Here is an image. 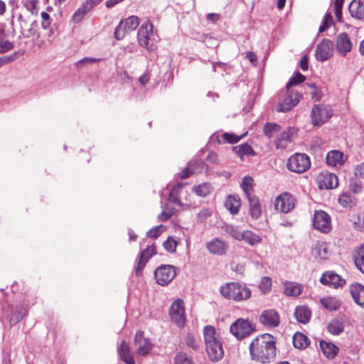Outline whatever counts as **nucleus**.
<instances>
[{
	"mask_svg": "<svg viewBox=\"0 0 364 364\" xmlns=\"http://www.w3.org/2000/svg\"><path fill=\"white\" fill-rule=\"evenodd\" d=\"M249 350L253 360L261 363H269L276 356L274 338L269 333L258 336L250 343Z\"/></svg>",
	"mask_w": 364,
	"mask_h": 364,
	"instance_id": "nucleus-1",
	"label": "nucleus"
},
{
	"mask_svg": "<svg viewBox=\"0 0 364 364\" xmlns=\"http://www.w3.org/2000/svg\"><path fill=\"white\" fill-rule=\"evenodd\" d=\"M204 341L208 358L212 361H218L223 357L224 350L214 326L208 325L203 329Z\"/></svg>",
	"mask_w": 364,
	"mask_h": 364,
	"instance_id": "nucleus-2",
	"label": "nucleus"
},
{
	"mask_svg": "<svg viewBox=\"0 0 364 364\" xmlns=\"http://www.w3.org/2000/svg\"><path fill=\"white\" fill-rule=\"evenodd\" d=\"M220 291L225 298L237 301L246 300L251 296L250 289L245 284L237 282H231L222 286Z\"/></svg>",
	"mask_w": 364,
	"mask_h": 364,
	"instance_id": "nucleus-3",
	"label": "nucleus"
},
{
	"mask_svg": "<svg viewBox=\"0 0 364 364\" xmlns=\"http://www.w3.org/2000/svg\"><path fill=\"white\" fill-rule=\"evenodd\" d=\"M311 166L309 157L305 154L296 153L290 156L287 161V168L292 172L304 173Z\"/></svg>",
	"mask_w": 364,
	"mask_h": 364,
	"instance_id": "nucleus-4",
	"label": "nucleus"
},
{
	"mask_svg": "<svg viewBox=\"0 0 364 364\" xmlns=\"http://www.w3.org/2000/svg\"><path fill=\"white\" fill-rule=\"evenodd\" d=\"M139 24V18L136 16H131L122 20L114 31V38L117 40L123 39L126 34L135 30Z\"/></svg>",
	"mask_w": 364,
	"mask_h": 364,
	"instance_id": "nucleus-5",
	"label": "nucleus"
},
{
	"mask_svg": "<svg viewBox=\"0 0 364 364\" xmlns=\"http://www.w3.org/2000/svg\"><path fill=\"white\" fill-rule=\"evenodd\" d=\"M230 331L233 336L240 340L250 335L255 328L249 321L239 318L231 324Z\"/></svg>",
	"mask_w": 364,
	"mask_h": 364,
	"instance_id": "nucleus-6",
	"label": "nucleus"
},
{
	"mask_svg": "<svg viewBox=\"0 0 364 364\" xmlns=\"http://www.w3.org/2000/svg\"><path fill=\"white\" fill-rule=\"evenodd\" d=\"M176 275L175 267L169 264H162L157 267L154 272L156 282L161 286L170 283Z\"/></svg>",
	"mask_w": 364,
	"mask_h": 364,
	"instance_id": "nucleus-7",
	"label": "nucleus"
},
{
	"mask_svg": "<svg viewBox=\"0 0 364 364\" xmlns=\"http://www.w3.org/2000/svg\"><path fill=\"white\" fill-rule=\"evenodd\" d=\"M313 227L323 233L329 232L332 229L330 215L323 210H316L313 218Z\"/></svg>",
	"mask_w": 364,
	"mask_h": 364,
	"instance_id": "nucleus-8",
	"label": "nucleus"
},
{
	"mask_svg": "<svg viewBox=\"0 0 364 364\" xmlns=\"http://www.w3.org/2000/svg\"><path fill=\"white\" fill-rule=\"evenodd\" d=\"M295 202L296 200L291 193L284 192L275 198L274 205L277 210L288 213L294 209Z\"/></svg>",
	"mask_w": 364,
	"mask_h": 364,
	"instance_id": "nucleus-9",
	"label": "nucleus"
},
{
	"mask_svg": "<svg viewBox=\"0 0 364 364\" xmlns=\"http://www.w3.org/2000/svg\"><path fill=\"white\" fill-rule=\"evenodd\" d=\"M169 315L171 320L179 327L184 326L186 316L184 312L183 301L181 299L175 300L169 309Z\"/></svg>",
	"mask_w": 364,
	"mask_h": 364,
	"instance_id": "nucleus-10",
	"label": "nucleus"
},
{
	"mask_svg": "<svg viewBox=\"0 0 364 364\" xmlns=\"http://www.w3.org/2000/svg\"><path fill=\"white\" fill-rule=\"evenodd\" d=\"M331 110L326 106L315 105L311 109V119L314 126H320L331 117Z\"/></svg>",
	"mask_w": 364,
	"mask_h": 364,
	"instance_id": "nucleus-11",
	"label": "nucleus"
},
{
	"mask_svg": "<svg viewBox=\"0 0 364 364\" xmlns=\"http://www.w3.org/2000/svg\"><path fill=\"white\" fill-rule=\"evenodd\" d=\"M153 33V25L150 21H146L140 26L137 39L141 46L145 47L148 50H153V46L149 43L151 35Z\"/></svg>",
	"mask_w": 364,
	"mask_h": 364,
	"instance_id": "nucleus-12",
	"label": "nucleus"
},
{
	"mask_svg": "<svg viewBox=\"0 0 364 364\" xmlns=\"http://www.w3.org/2000/svg\"><path fill=\"white\" fill-rule=\"evenodd\" d=\"M144 333L139 331L136 333L134 336V343L136 348V353L139 355H148L153 348V344L148 338H144Z\"/></svg>",
	"mask_w": 364,
	"mask_h": 364,
	"instance_id": "nucleus-13",
	"label": "nucleus"
},
{
	"mask_svg": "<svg viewBox=\"0 0 364 364\" xmlns=\"http://www.w3.org/2000/svg\"><path fill=\"white\" fill-rule=\"evenodd\" d=\"M259 322L266 327L275 328L280 323V316L276 310L266 309L261 313Z\"/></svg>",
	"mask_w": 364,
	"mask_h": 364,
	"instance_id": "nucleus-14",
	"label": "nucleus"
},
{
	"mask_svg": "<svg viewBox=\"0 0 364 364\" xmlns=\"http://www.w3.org/2000/svg\"><path fill=\"white\" fill-rule=\"evenodd\" d=\"M205 247L210 254L222 256L227 253L229 249V244L219 237H215L208 242Z\"/></svg>",
	"mask_w": 364,
	"mask_h": 364,
	"instance_id": "nucleus-15",
	"label": "nucleus"
},
{
	"mask_svg": "<svg viewBox=\"0 0 364 364\" xmlns=\"http://www.w3.org/2000/svg\"><path fill=\"white\" fill-rule=\"evenodd\" d=\"M333 43L328 39L323 40L316 49L315 56L317 60L325 61L330 58L333 54Z\"/></svg>",
	"mask_w": 364,
	"mask_h": 364,
	"instance_id": "nucleus-16",
	"label": "nucleus"
},
{
	"mask_svg": "<svg viewBox=\"0 0 364 364\" xmlns=\"http://www.w3.org/2000/svg\"><path fill=\"white\" fill-rule=\"evenodd\" d=\"M301 98V95L298 92L287 90V96L279 105L278 111L285 112L290 110L299 102Z\"/></svg>",
	"mask_w": 364,
	"mask_h": 364,
	"instance_id": "nucleus-17",
	"label": "nucleus"
},
{
	"mask_svg": "<svg viewBox=\"0 0 364 364\" xmlns=\"http://www.w3.org/2000/svg\"><path fill=\"white\" fill-rule=\"evenodd\" d=\"M156 254L155 246L151 245L141 251L139 255L137 267L135 269L136 274L140 275L149 259Z\"/></svg>",
	"mask_w": 364,
	"mask_h": 364,
	"instance_id": "nucleus-18",
	"label": "nucleus"
},
{
	"mask_svg": "<svg viewBox=\"0 0 364 364\" xmlns=\"http://www.w3.org/2000/svg\"><path fill=\"white\" fill-rule=\"evenodd\" d=\"M321 284L334 288L342 287L345 284V280L333 272H326L323 273L320 279Z\"/></svg>",
	"mask_w": 364,
	"mask_h": 364,
	"instance_id": "nucleus-19",
	"label": "nucleus"
},
{
	"mask_svg": "<svg viewBox=\"0 0 364 364\" xmlns=\"http://www.w3.org/2000/svg\"><path fill=\"white\" fill-rule=\"evenodd\" d=\"M117 353L120 359L126 364H135L134 355L129 345L124 341L117 348Z\"/></svg>",
	"mask_w": 364,
	"mask_h": 364,
	"instance_id": "nucleus-20",
	"label": "nucleus"
},
{
	"mask_svg": "<svg viewBox=\"0 0 364 364\" xmlns=\"http://www.w3.org/2000/svg\"><path fill=\"white\" fill-rule=\"evenodd\" d=\"M349 290L354 302L364 309V285L354 283L350 286Z\"/></svg>",
	"mask_w": 364,
	"mask_h": 364,
	"instance_id": "nucleus-21",
	"label": "nucleus"
},
{
	"mask_svg": "<svg viewBox=\"0 0 364 364\" xmlns=\"http://www.w3.org/2000/svg\"><path fill=\"white\" fill-rule=\"evenodd\" d=\"M352 48V43L346 33H340L336 39V49L341 55H346Z\"/></svg>",
	"mask_w": 364,
	"mask_h": 364,
	"instance_id": "nucleus-22",
	"label": "nucleus"
},
{
	"mask_svg": "<svg viewBox=\"0 0 364 364\" xmlns=\"http://www.w3.org/2000/svg\"><path fill=\"white\" fill-rule=\"evenodd\" d=\"M294 133V129L288 127L275 140V146L277 149H284L287 147L288 144L292 141V136Z\"/></svg>",
	"mask_w": 364,
	"mask_h": 364,
	"instance_id": "nucleus-23",
	"label": "nucleus"
},
{
	"mask_svg": "<svg viewBox=\"0 0 364 364\" xmlns=\"http://www.w3.org/2000/svg\"><path fill=\"white\" fill-rule=\"evenodd\" d=\"M337 176L331 173H326L319 176V187L321 188L333 189L338 186Z\"/></svg>",
	"mask_w": 364,
	"mask_h": 364,
	"instance_id": "nucleus-24",
	"label": "nucleus"
},
{
	"mask_svg": "<svg viewBox=\"0 0 364 364\" xmlns=\"http://www.w3.org/2000/svg\"><path fill=\"white\" fill-rule=\"evenodd\" d=\"M346 158L343 154L338 150H331L326 154V161L329 166L336 167L344 164Z\"/></svg>",
	"mask_w": 364,
	"mask_h": 364,
	"instance_id": "nucleus-25",
	"label": "nucleus"
},
{
	"mask_svg": "<svg viewBox=\"0 0 364 364\" xmlns=\"http://www.w3.org/2000/svg\"><path fill=\"white\" fill-rule=\"evenodd\" d=\"M348 10L352 17L356 19L364 18V0H353L349 6Z\"/></svg>",
	"mask_w": 364,
	"mask_h": 364,
	"instance_id": "nucleus-26",
	"label": "nucleus"
},
{
	"mask_svg": "<svg viewBox=\"0 0 364 364\" xmlns=\"http://www.w3.org/2000/svg\"><path fill=\"white\" fill-rule=\"evenodd\" d=\"M311 316V311L309 307L304 305L296 306L294 310V317L296 321L303 324L309 322Z\"/></svg>",
	"mask_w": 364,
	"mask_h": 364,
	"instance_id": "nucleus-27",
	"label": "nucleus"
},
{
	"mask_svg": "<svg viewBox=\"0 0 364 364\" xmlns=\"http://www.w3.org/2000/svg\"><path fill=\"white\" fill-rule=\"evenodd\" d=\"M283 285L284 294L288 296L296 297L303 291V286L294 282L285 281L283 282Z\"/></svg>",
	"mask_w": 364,
	"mask_h": 364,
	"instance_id": "nucleus-28",
	"label": "nucleus"
},
{
	"mask_svg": "<svg viewBox=\"0 0 364 364\" xmlns=\"http://www.w3.org/2000/svg\"><path fill=\"white\" fill-rule=\"evenodd\" d=\"M250 204V214L253 219H258L262 213L261 205L259 198L256 196L247 197Z\"/></svg>",
	"mask_w": 364,
	"mask_h": 364,
	"instance_id": "nucleus-29",
	"label": "nucleus"
},
{
	"mask_svg": "<svg viewBox=\"0 0 364 364\" xmlns=\"http://www.w3.org/2000/svg\"><path fill=\"white\" fill-rule=\"evenodd\" d=\"M183 187V183H178L176 186H174L169 192L168 200L178 206L185 208L188 207V205L182 203V202L179 199V195L182 191Z\"/></svg>",
	"mask_w": 364,
	"mask_h": 364,
	"instance_id": "nucleus-30",
	"label": "nucleus"
},
{
	"mask_svg": "<svg viewBox=\"0 0 364 364\" xmlns=\"http://www.w3.org/2000/svg\"><path fill=\"white\" fill-rule=\"evenodd\" d=\"M225 205L232 215L237 214L241 206L240 198L238 196H229Z\"/></svg>",
	"mask_w": 364,
	"mask_h": 364,
	"instance_id": "nucleus-31",
	"label": "nucleus"
},
{
	"mask_svg": "<svg viewBox=\"0 0 364 364\" xmlns=\"http://www.w3.org/2000/svg\"><path fill=\"white\" fill-rule=\"evenodd\" d=\"M320 348L328 358H333L338 352V348L331 342L320 341Z\"/></svg>",
	"mask_w": 364,
	"mask_h": 364,
	"instance_id": "nucleus-32",
	"label": "nucleus"
},
{
	"mask_svg": "<svg viewBox=\"0 0 364 364\" xmlns=\"http://www.w3.org/2000/svg\"><path fill=\"white\" fill-rule=\"evenodd\" d=\"M232 149L242 160L243 159L244 156L256 155V153L253 150L252 147L247 143H243L240 145L233 146Z\"/></svg>",
	"mask_w": 364,
	"mask_h": 364,
	"instance_id": "nucleus-33",
	"label": "nucleus"
},
{
	"mask_svg": "<svg viewBox=\"0 0 364 364\" xmlns=\"http://www.w3.org/2000/svg\"><path fill=\"white\" fill-rule=\"evenodd\" d=\"M293 344L298 349H305L310 344V340L304 333L296 332L293 336Z\"/></svg>",
	"mask_w": 364,
	"mask_h": 364,
	"instance_id": "nucleus-34",
	"label": "nucleus"
},
{
	"mask_svg": "<svg viewBox=\"0 0 364 364\" xmlns=\"http://www.w3.org/2000/svg\"><path fill=\"white\" fill-rule=\"evenodd\" d=\"M213 191V187L209 183H203L201 184L194 186L192 191L198 196L205 197L208 196Z\"/></svg>",
	"mask_w": 364,
	"mask_h": 364,
	"instance_id": "nucleus-35",
	"label": "nucleus"
},
{
	"mask_svg": "<svg viewBox=\"0 0 364 364\" xmlns=\"http://www.w3.org/2000/svg\"><path fill=\"white\" fill-rule=\"evenodd\" d=\"M241 240H244L251 246L262 242V237L250 230L242 232Z\"/></svg>",
	"mask_w": 364,
	"mask_h": 364,
	"instance_id": "nucleus-36",
	"label": "nucleus"
},
{
	"mask_svg": "<svg viewBox=\"0 0 364 364\" xmlns=\"http://www.w3.org/2000/svg\"><path fill=\"white\" fill-rule=\"evenodd\" d=\"M354 262L357 268L364 273V245H360L355 251Z\"/></svg>",
	"mask_w": 364,
	"mask_h": 364,
	"instance_id": "nucleus-37",
	"label": "nucleus"
},
{
	"mask_svg": "<svg viewBox=\"0 0 364 364\" xmlns=\"http://www.w3.org/2000/svg\"><path fill=\"white\" fill-rule=\"evenodd\" d=\"M91 11L90 6L88 3H83L82 6L74 13L73 16V21L75 23L80 22L85 14Z\"/></svg>",
	"mask_w": 364,
	"mask_h": 364,
	"instance_id": "nucleus-38",
	"label": "nucleus"
},
{
	"mask_svg": "<svg viewBox=\"0 0 364 364\" xmlns=\"http://www.w3.org/2000/svg\"><path fill=\"white\" fill-rule=\"evenodd\" d=\"M252 182L253 179L252 177L249 176H246L243 177L241 188L246 196V198L255 196L253 193V188H252Z\"/></svg>",
	"mask_w": 364,
	"mask_h": 364,
	"instance_id": "nucleus-39",
	"label": "nucleus"
},
{
	"mask_svg": "<svg viewBox=\"0 0 364 364\" xmlns=\"http://www.w3.org/2000/svg\"><path fill=\"white\" fill-rule=\"evenodd\" d=\"M322 306L330 311H335L340 306V302L333 297H325L321 299Z\"/></svg>",
	"mask_w": 364,
	"mask_h": 364,
	"instance_id": "nucleus-40",
	"label": "nucleus"
},
{
	"mask_svg": "<svg viewBox=\"0 0 364 364\" xmlns=\"http://www.w3.org/2000/svg\"><path fill=\"white\" fill-rule=\"evenodd\" d=\"M344 325L338 319L332 320L328 325V331L333 335H338L343 331Z\"/></svg>",
	"mask_w": 364,
	"mask_h": 364,
	"instance_id": "nucleus-41",
	"label": "nucleus"
},
{
	"mask_svg": "<svg viewBox=\"0 0 364 364\" xmlns=\"http://www.w3.org/2000/svg\"><path fill=\"white\" fill-rule=\"evenodd\" d=\"M184 341L187 347L191 348L195 351L199 350L200 343L196 336L191 333H188L184 337Z\"/></svg>",
	"mask_w": 364,
	"mask_h": 364,
	"instance_id": "nucleus-42",
	"label": "nucleus"
},
{
	"mask_svg": "<svg viewBox=\"0 0 364 364\" xmlns=\"http://www.w3.org/2000/svg\"><path fill=\"white\" fill-rule=\"evenodd\" d=\"M259 289L264 294L269 293L272 289V279L269 277H262L259 284Z\"/></svg>",
	"mask_w": 364,
	"mask_h": 364,
	"instance_id": "nucleus-43",
	"label": "nucleus"
},
{
	"mask_svg": "<svg viewBox=\"0 0 364 364\" xmlns=\"http://www.w3.org/2000/svg\"><path fill=\"white\" fill-rule=\"evenodd\" d=\"M305 76L300 73L299 72L295 73L294 75H293L287 82L286 86L287 90H289L291 87L297 85L299 83L303 82L305 80Z\"/></svg>",
	"mask_w": 364,
	"mask_h": 364,
	"instance_id": "nucleus-44",
	"label": "nucleus"
},
{
	"mask_svg": "<svg viewBox=\"0 0 364 364\" xmlns=\"http://www.w3.org/2000/svg\"><path fill=\"white\" fill-rule=\"evenodd\" d=\"M247 134V132H245L240 136H237L233 133H224L222 134V138L229 144H235L240 139H243Z\"/></svg>",
	"mask_w": 364,
	"mask_h": 364,
	"instance_id": "nucleus-45",
	"label": "nucleus"
},
{
	"mask_svg": "<svg viewBox=\"0 0 364 364\" xmlns=\"http://www.w3.org/2000/svg\"><path fill=\"white\" fill-rule=\"evenodd\" d=\"M224 231L232 236L233 238H235L237 240H241V237L242 232H241L237 228L231 225H225L223 228Z\"/></svg>",
	"mask_w": 364,
	"mask_h": 364,
	"instance_id": "nucleus-46",
	"label": "nucleus"
},
{
	"mask_svg": "<svg viewBox=\"0 0 364 364\" xmlns=\"http://www.w3.org/2000/svg\"><path fill=\"white\" fill-rule=\"evenodd\" d=\"M354 197L348 193H343L338 198L339 203L344 208L350 207L353 203Z\"/></svg>",
	"mask_w": 364,
	"mask_h": 364,
	"instance_id": "nucleus-47",
	"label": "nucleus"
},
{
	"mask_svg": "<svg viewBox=\"0 0 364 364\" xmlns=\"http://www.w3.org/2000/svg\"><path fill=\"white\" fill-rule=\"evenodd\" d=\"M25 7L33 15H37L38 13V0H23Z\"/></svg>",
	"mask_w": 364,
	"mask_h": 364,
	"instance_id": "nucleus-48",
	"label": "nucleus"
},
{
	"mask_svg": "<svg viewBox=\"0 0 364 364\" xmlns=\"http://www.w3.org/2000/svg\"><path fill=\"white\" fill-rule=\"evenodd\" d=\"M280 129L279 125L275 123H267L264 127V134L269 139L272 138L273 134L279 132Z\"/></svg>",
	"mask_w": 364,
	"mask_h": 364,
	"instance_id": "nucleus-49",
	"label": "nucleus"
},
{
	"mask_svg": "<svg viewBox=\"0 0 364 364\" xmlns=\"http://www.w3.org/2000/svg\"><path fill=\"white\" fill-rule=\"evenodd\" d=\"M177 245L178 242L173 237H168L163 243L165 250L171 253L176 252Z\"/></svg>",
	"mask_w": 364,
	"mask_h": 364,
	"instance_id": "nucleus-50",
	"label": "nucleus"
},
{
	"mask_svg": "<svg viewBox=\"0 0 364 364\" xmlns=\"http://www.w3.org/2000/svg\"><path fill=\"white\" fill-rule=\"evenodd\" d=\"M166 230V227L163 225H159L150 229L147 233V237L156 239L161 235V234Z\"/></svg>",
	"mask_w": 364,
	"mask_h": 364,
	"instance_id": "nucleus-51",
	"label": "nucleus"
},
{
	"mask_svg": "<svg viewBox=\"0 0 364 364\" xmlns=\"http://www.w3.org/2000/svg\"><path fill=\"white\" fill-rule=\"evenodd\" d=\"M175 364H194L191 358L183 352L178 353L174 358Z\"/></svg>",
	"mask_w": 364,
	"mask_h": 364,
	"instance_id": "nucleus-52",
	"label": "nucleus"
},
{
	"mask_svg": "<svg viewBox=\"0 0 364 364\" xmlns=\"http://www.w3.org/2000/svg\"><path fill=\"white\" fill-rule=\"evenodd\" d=\"M315 250L317 252L318 256L321 259H326L328 256V247L326 242L318 243L316 247Z\"/></svg>",
	"mask_w": 364,
	"mask_h": 364,
	"instance_id": "nucleus-53",
	"label": "nucleus"
},
{
	"mask_svg": "<svg viewBox=\"0 0 364 364\" xmlns=\"http://www.w3.org/2000/svg\"><path fill=\"white\" fill-rule=\"evenodd\" d=\"M333 23V17L330 13L325 15L322 24L320 26L318 31L319 33L324 32Z\"/></svg>",
	"mask_w": 364,
	"mask_h": 364,
	"instance_id": "nucleus-54",
	"label": "nucleus"
},
{
	"mask_svg": "<svg viewBox=\"0 0 364 364\" xmlns=\"http://www.w3.org/2000/svg\"><path fill=\"white\" fill-rule=\"evenodd\" d=\"M41 16L42 18L41 27L45 30L48 29L52 23V18L50 16L47 12L42 11Z\"/></svg>",
	"mask_w": 364,
	"mask_h": 364,
	"instance_id": "nucleus-55",
	"label": "nucleus"
},
{
	"mask_svg": "<svg viewBox=\"0 0 364 364\" xmlns=\"http://www.w3.org/2000/svg\"><path fill=\"white\" fill-rule=\"evenodd\" d=\"M173 215V208H168L166 207L162 213L159 215L158 219L159 221H166Z\"/></svg>",
	"mask_w": 364,
	"mask_h": 364,
	"instance_id": "nucleus-56",
	"label": "nucleus"
},
{
	"mask_svg": "<svg viewBox=\"0 0 364 364\" xmlns=\"http://www.w3.org/2000/svg\"><path fill=\"white\" fill-rule=\"evenodd\" d=\"M344 0H335L334 1V7H335V16L337 19L340 21L342 18V7Z\"/></svg>",
	"mask_w": 364,
	"mask_h": 364,
	"instance_id": "nucleus-57",
	"label": "nucleus"
},
{
	"mask_svg": "<svg viewBox=\"0 0 364 364\" xmlns=\"http://www.w3.org/2000/svg\"><path fill=\"white\" fill-rule=\"evenodd\" d=\"M100 60V58L86 57L76 62L75 65L77 68H80L82 65L85 64L95 63L99 62Z\"/></svg>",
	"mask_w": 364,
	"mask_h": 364,
	"instance_id": "nucleus-58",
	"label": "nucleus"
},
{
	"mask_svg": "<svg viewBox=\"0 0 364 364\" xmlns=\"http://www.w3.org/2000/svg\"><path fill=\"white\" fill-rule=\"evenodd\" d=\"M309 87L313 90L311 93L312 100L316 102L319 101L322 95L321 90L316 86L315 84H309Z\"/></svg>",
	"mask_w": 364,
	"mask_h": 364,
	"instance_id": "nucleus-59",
	"label": "nucleus"
},
{
	"mask_svg": "<svg viewBox=\"0 0 364 364\" xmlns=\"http://www.w3.org/2000/svg\"><path fill=\"white\" fill-rule=\"evenodd\" d=\"M211 211L209 209L203 208L197 215L198 221L205 222L208 217L211 215Z\"/></svg>",
	"mask_w": 364,
	"mask_h": 364,
	"instance_id": "nucleus-60",
	"label": "nucleus"
},
{
	"mask_svg": "<svg viewBox=\"0 0 364 364\" xmlns=\"http://www.w3.org/2000/svg\"><path fill=\"white\" fill-rule=\"evenodd\" d=\"M14 48L13 43L9 41H0V53H5Z\"/></svg>",
	"mask_w": 364,
	"mask_h": 364,
	"instance_id": "nucleus-61",
	"label": "nucleus"
},
{
	"mask_svg": "<svg viewBox=\"0 0 364 364\" xmlns=\"http://www.w3.org/2000/svg\"><path fill=\"white\" fill-rule=\"evenodd\" d=\"M193 173V169L191 168V164L189 163L188 166L181 172V178H187Z\"/></svg>",
	"mask_w": 364,
	"mask_h": 364,
	"instance_id": "nucleus-62",
	"label": "nucleus"
},
{
	"mask_svg": "<svg viewBox=\"0 0 364 364\" xmlns=\"http://www.w3.org/2000/svg\"><path fill=\"white\" fill-rule=\"evenodd\" d=\"M350 189L354 193H358L362 191V185L360 183L353 182L350 184Z\"/></svg>",
	"mask_w": 364,
	"mask_h": 364,
	"instance_id": "nucleus-63",
	"label": "nucleus"
},
{
	"mask_svg": "<svg viewBox=\"0 0 364 364\" xmlns=\"http://www.w3.org/2000/svg\"><path fill=\"white\" fill-rule=\"evenodd\" d=\"M355 174L364 178V163L358 164L355 168Z\"/></svg>",
	"mask_w": 364,
	"mask_h": 364,
	"instance_id": "nucleus-64",
	"label": "nucleus"
}]
</instances>
